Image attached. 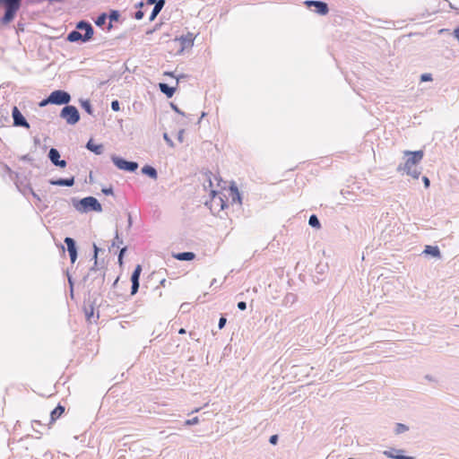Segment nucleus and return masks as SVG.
<instances>
[{"label": "nucleus", "mask_w": 459, "mask_h": 459, "mask_svg": "<svg viewBox=\"0 0 459 459\" xmlns=\"http://www.w3.org/2000/svg\"><path fill=\"white\" fill-rule=\"evenodd\" d=\"M106 272L105 268L96 267V263L89 269L87 274L82 278L84 282L85 291V301L94 303L95 300H99L105 290Z\"/></svg>", "instance_id": "nucleus-1"}, {"label": "nucleus", "mask_w": 459, "mask_h": 459, "mask_svg": "<svg viewBox=\"0 0 459 459\" xmlns=\"http://www.w3.org/2000/svg\"><path fill=\"white\" fill-rule=\"evenodd\" d=\"M94 28L87 20H80L75 23V29L71 30L65 38L70 43L83 44L93 39Z\"/></svg>", "instance_id": "nucleus-2"}, {"label": "nucleus", "mask_w": 459, "mask_h": 459, "mask_svg": "<svg viewBox=\"0 0 459 459\" xmlns=\"http://www.w3.org/2000/svg\"><path fill=\"white\" fill-rule=\"evenodd\" d=\"M72 204L81 213H87L90 212H102L101 204L94 196H86L81 199L75 197L72 198Z\"/></svg>", "instance_id": "nucleus-3"}, {"label": "nucleus", "mask_w": 459, "mask_h": 459, "mask_svg": "<svg viewBox=\"0 0 459 459\" xmlns=\"http://www.w3.org/2000/svg\"><path fill=\"white\" fill-rule=\"evenodd\" d=\"M403 155L407 157V159L403 163H400L396 168V171L398 173L417 168L424 157V152L422 150L404 151Z\"/></svg>", "instance_id": "nucleus-4"}, {"label": "nucleus", "mask_w": 459, "mask_h": 459, "mask_svg": "<svg viewBox=\"0 0 459 459\" xmlns=\"http://www.w3.org/2000/svg\"><path fill=\"white\" fill-rule=\"evenodd\" d=\"M0 6L4 7V13L0 18V22L3 25H7L13 22L21 8L22 0H0Z\"/></svg>", "instance_id": "nucleus-5"}, {"label": "nucleus", "mask_w": 459, "mask_h": 459, "mask_svg": "<svg viewBox=\"0 0 459 459\" xmlns=\"http://www.w3.org/2000/svg\"><path fill=\"white\" fill-rule=\"evenodd\" d=\"M59 117L65 120L66 124L70 126H74L81 118L78 108L75 106L69 104L61 109Z\"/></svg>", "instance_id": "nucleus-6"}, {"label": "nucleus", "mask_w": 459, "mask_h": 459, "mask_svg": "<svg viewBox=\"0 0 459 459\" xmlns=\"http://www.w3.org/2000/svg\"><path fill=\"white\" fill-rule=\"evenodd\" d=\"M113 164L120 170L134 173L135 172L138 168L139 164L136 161L134 160H127L125 158L112 154L110 157Z\"/></svg>", "instance_id": "nucleus-7"}, {"label": "nucleus", "mask_w": 459, "mask_h": 459, "mask_svg": "<svg viewBox=\"0 0 459 459\" xmlns=\"http://www.w3.org/2000/svg\"><path fill=\"white\" fill-rule=\"evenodd\" d=\"M52 105L66 106L70 103L72 97L71 94L65 90H55L49 94Z\"/></svg>", "instance_id": "nucleus-8"}, {"label": "nucleus", "mask_w": 459, "mask_h": 459, "mask_svg": "<svg viewBox=\"0 0 459 459\" xmlns=\"http://www.w3.org/2000/svg\"><path fill=\"white\" fill-rule=\"evenodd\" d=\"M12 117L13 126L23 127L26 129L30 128L29 122L16 106H13L12 108Z\"/></svg>", "instance_id": "nucleus-9"}, {"label": "nucleus", "mask_w": 459, "mask_h": 459, "mask_svg": "<svg viewBox=\"0 0 459 459\" xmlns=\"http://www.w3.org/2000/svg\"><path fill=\"white\" fill-rule=\"evenodd\" d=\"M48 158L51 163L57 168L65 169L67 166L66 160L61 159L60 152L56 148H50Z\"/></svg>", "instance_id": "nucleus-10"}, {"label": "nucleus", "mask_w": 459, "mask_h": 459, "mask_svg": "<svg viewBox=\"0 0 459 459\" xmlns=\"http://www.w3.org/2000/svg\"><path fill=\"white\" fill-rule=\"evenodd\" d=\"M329 270L327 263L319 262L315 268V273L312 274L313 281L317 284L324 281L325 274Z\"/></svg>", "instance_id": "nucleus-11"}, {"label": "nucleus", "mask_w": 459, "mask_h": 459, "mask_svg": "<svg viewBox=\"0 0 459 459\" xmlns=\"http://www.w3.org/2000/svg\"><path fill=\"white\" fill-rule=\"evenodd\" d=\"M178 41L180 48L178 53L181 54L185 49L191 48L194 46L195 36L192 32H187L186 35H181L179 38L175 39Z\"/></svg>", "instance_id": "nucleus-12"}, {"label": "nucleus", "mask_w": 459, "mask_h": 459, "mask_svg": "<svg viewBox=\"0 0 459 459\" xmlns=\"http://www.w3.org/2000/svg\"><path fill=\"white\" fill-rule=\"evenodd\" d=\"M385 456L390 459H415L414 456L404 455L405 450L396 447H390L382 452Z\"/></svg>", "instance_id": "nucleus-13"}, {"label": "nucleus", "mask_w": 459, "mask_h": 459, "mask_svg": "<svg viewBox=\"0 0 459 459\" xmlns=\"http://www.w3.org/2000/svg\"><path fill=\"white\" fill-rule=\"evenodd\" d=\"M64 242L66 245L71 264H74L78 257V247L76 241L71 237H65Z\"/></svg>", "instance_id": "nucleus-14"}, {"label": "nucleus", "mask_w": 459, "mask_h": 459, "mask_svg": "<svg viewBox=\"0 0 459 459\" xmlns=\"http://www.w3.org/2000/svg\"><path fill=\"white\" fill-rule=\"evenodd\" d=\"M212 201L213 204H217L221 206V210H224L228 207V198L225 195L216 191H211Z\"/></svg>", "instance_id": "nucleus-15"}, {"label": "nucleus", "mask_w": 459, "mask_h": 459, "mask_svg": "<svg viewBox=\"0 0 459 459\" xmlns=\"http://www.w3.org/2000/svg\"><path fill=\"white\" fill-rule=\"evenodd\" d=\"M74 177L72 176L70 178H51L48 180V183L52 186H68L71 187L74 185Z\"/></svg>", "instance_id": "nucleus-16"}, {"label": "nucleus", "mask_w": 459, "mask_h": 459, "mask_svg": "<svg viewBox=\"0 0 459 459\" xmlns=\"http://www.w3.org/2000/svg\"><path fill=\"white\" fill-rule=\"evenodd\" d=\"M98 301L99 300H95V302L92 303V302H86L84 300L83 311H84V314H85L86 320L88 322H91V318L94 317L95 307L100 306Z\"/></svg>", "instance_id": "nucleus-17"}, {"label": "nucleus", "mask_w": 459, "mask_h": 459, "mask_svg": "<svg viewBox=\"0 0 459 459\" xmlns=\"http://www.w3.org/2000/svg\"><path fill=\"white\" fill-rule=\"evenodd\" d=\"M108 13V19L109 20L106 30L107 31H110L113 29V22H119V19L121 17V13L118 10L110 9Z\"/></svg>", "instance_id": "nucleus-18"}, {"label": "nucleus", "mask_w": 459, "mask_h": 459, "mask_svg": "<svg viewBox=\"0 0 459 459\" xmlns=\"http://www.w3.org/2000/svg\"><path fill=\"white\" fill-rule=\"evenodd\" d=\"M422 254L426 256L440 259L442 257L440 249L437 246L426 245Z\"/></svg>", "instance_id": "nucleus-19"}, {"label": "nucleus", "mask_w": 459, "mask_h": 459, "mask_svg": "<svg viewBox=\"0 0 459 459\" xmlns=\"http://www.w3.org/2000/svg\"><path fill=\"white\" fill-rule=\"evenodd\" d=\"M85 148L93 152L94 154L96 155H100L103 153L104 152V146L102 143H95L93 139L91 138L87 143H86V145H85Z\"/></svg>", "instance_id": "nucleus-20"}, {"label": "nucleus", "mask_w": 459, "mask_h": 459, "mask_svg": "<svg viewBox=\"0 0 459 459\" xmlns=\"http://www.w3.org/2000/svg\"><path fill=\"white\" fill-rule=\"evenodd\" d=\"M314 12L322 16L326 15L329 13L328 4L324 1L316 0L314 4Z\"/></svg>", "instance_id": "nucleus-21"}, {"label": "nucleus", "mask_w": 459, "mask_h": 459, "mask_svg": "<svg viewBox=\"0 0 459 459\" xmlns=\"http://www.w3.org/2000/svg\"><path fill=\"white\" fill-rule=\"evenodd\" d=\"M158 87L160 92H162L168 99L172 98L177 91V87L170 86L166 82H160Z\"/></svg>", "instance_id": "nucleus-22"}, {"label": "nucleus", "mask_w": 459, "mask_h": 459, "mask_svg": "<svg viewBox=\"0 0 459 459\" xmlns=\"http://www.w3.org/2000/svg\"><path fill=\"white\" fill-rule=\"evenodd\" d=\"M65 407L61 403H58L55 409H53L50 412V420L49 424L56 421L65 412Z\"/></svg>", "instance_id": "nucleus-23"}, {"label": "nucleus", "mask_w": 459, "mask_h": 459, "mask_svg": "<svg viewBox=\"0 0 459 459\" xmlns=\"http://www.w3.org/2000/svg\"><path fill=\"white\" fill-rule=\"evenodd\" d=\"M141 172L143 175L152 178V179H154L156 180L158 178V171L157 169L152 166V165H149V164H146L144 165L142 169H141Z\"/></svg>", "instance_id": "nucleus-24"}, {"label": "nucleus", "mask_w": 459, "mask_h": 459, "mask_svg": "<svg viewBox=\"0 0 459 459\" xmlns=\"http://www.w3.org/2000/svg\"><path fill=\"white\" fill-rule=\"evenodd\" d=\"M230 195L233 203H242V195L235 183H232L230 186Z\"/></svg>", "instance_id": "nucleus-25"}, {"label": "nucleus", "mask_w": 459, "mask_h": 459, "mask_svg": "<svg viewBox=\"0 0 459 459\" xmlns=\"http://www.w3.org/2000/svg\"><path fill=\"white\" fill-rule=\"evenodd\" d=\"M196 255L191 251L178 252L173 255V257L178 261H192Z\"/></svg>", "instance_id": "nucleus-26"}, {"label": "nucleus", "mask_w": 459, "mask_h": 459, "mask_svg": "<svg viewBox=\"0 0 459 459\" xmlns=\"http://www.w3.org/2000/svg\"><path fill=\"white\" fill-rule=\"evenodd\" d=\"M165 4H166L165 0H159L158 3H156V4L154 5V7L150 14V17H149L150 22H152L156 19V17L159 15V13L163 9Z\"/></svg>", "instance_id": "nucleus-27"}, {"label": "nucleus", "mask_w": 459, "mask_h": 459, "mask_svg": "<svg viewBox=\"0 0 459 459\" xmlns=\"http://www.w3.org/2000/svg\"><path fill=\"white\" fill-rule=\"evenodd\" d=\"M81 108L89 115L94 117V108L90 100L80 99L79 100Z\"/></svg>", "instance_id": "nucleus-28"}, {"label": "nucleus", "mask_w": 459, "mask_h": 459, "mask_svg": "<svg viewBox=\"0 0 459 459\" xmlns=\"http://www.w3.org/2000/svg\"><path fill=\"white\" fill-rule=\"evenodd\" d=\"M108 13L103 12L100 13L96 19H94V23L96 26L104 29V26L107 24Z\"/></svg>", "instance_id": "nucleus-29"}, {"label": "nucleus", "mask_w": 459, "mask_h": 459, "mask_svg": "<svg viewBox=\"0 0 459 459\" xmlns=\"http://www.w3.org/2000/svg\"><path fill=\"white\" fill-rule=\"evenodd\" d=\"M15 186L23 195L29 194V187H31L30 183H26L20 180L15 182Z\"/></svg>", "instance_id": "nucleus-30"}, {"label": "nucleus", "mask_w": 459, "mask_h": 459, "mask_svg": "<svg viewBox=\"0 0 459 459\" xmlns=\"http://www.w3.org/2000/svg\"><path fill=\"white\" fill-rule=\"evenodd\" d=\"M308 225L313 229H316V230L321 229V222L316 214H311L309 216Z\"/></svg>", "instance_id": "nucleus-31"}, {"label": "nucleus", "mask_w": 459, "mask_h": 459, "mask_svg": "<svg viewBox=\"0 0 459 459\" xmlns=\"http://www.w3.org/2000/svg\"><path fill=\"white\" fill-rule=\"evenodd\" d=\"M65 273H66L67 281H68V285H69L70 297L72 299H74V281L68 271H66Z\"/></svg>", "instance_id": "nucleus-32"}, {"label": "nucleus", "mask_w": 459, "mask_h": 459, "mask_svg": "<svg viewBox=\"0 0 459 459\" xmlns=\"http://www.w3.org/2000/svg\"><path fill=\"white\" fill-rule=\"evenodd\" d=\"M141 273H142V265L141 264H137L132 274H131V278L130 280L131 281H140V275H141Z\"/></svg>", "instance_id": "nucleus-33"}, {"label": "nucleus", "mask_w": 459, "mask_h": 459, "mask_svg": "<svg viewBox=\"0 0 459 459\" xmlns=\"http://www.w3.org/2000/svg\"><path fill=\"white\" fill-rule=\"evenodd\" d=\"M93 256H92V259H94V263H96V267H99V262H98V255H99V253L101 252V253H104V249L99 247L95 243H93Z\"/></svg>", "instance_id": "nucleus-34"}, {"label": "nucleus", "mask_w": 459, "mask_h": 459, "mask_svg": "<svg viewBox=\"0 0 459 459\" xmlns=\"http://www.w3.org/2000/svg\"><path fill=\"white\" fill-rule=\"evenodd\" d=\"M409 430V427L403 423H396L394 427V433L400 435Z\"/></svg>", "instance_id": "nucleus-35"}, {"label": "nucleus", "mask_w": 459, "mask_h": 459, "mask_svg": "<svg viewBox=\"0 0 459 459\" xmlns=\"http://www.w3.org/2000/svg\"><path fill=\"white\" fill-rule=\"evenodd\" d=\"M120 244H123V239L120 238L118 230L117 229L116 232H115V238L111 243V247H109V250L115 247H118Z\"/></svg>", "instance_id": "nucleus-36"}, {"label": "nucleus", "mask_w": 459, "mask_h": 459, "mask_svg": "<svg viewBox=\"0 0 459 459\" xmlns=\"http://www.w3.org/2000/svg\"><path fill=\"white\" fill-rule=\"evenodd\" d=\"M406 175L411 176L414 179H418L421 174V170L418 168L411 169L405 171Z\"/></svg>", "instance_id": "nucleus-37"}, {"label": "nucleus", "mask_w": 459, "mask_h": 459, "mask_svg": "<svg viewBox=\"0 0 459 459\" xmlns=\"http://www.w3.org/2000/svg\"><path fill=\"white\" fill-rule=\"evenodd\" d=\"M297 301V296L293 293H288L284 298V303L287 304H293Z\"/></svg>", "instance_id": "nucleus-38"}, {"label": "nucleus", "mask_w": 459, "mask_h": 459, "mask_svg": "<svg viewBox=\"0 0 459 459\" xmlns=\"http://www.w3.org/2000/svg\"><path fill=\"white\" fill-rule=\"evenodd\" d=\"M131 282H132V285H131V295H135L138 292V290H139L140 281H131Z\"/></svg>", "instance_id": "nucleus-39"}, {"label": "nucleus", "mask_w": 459, "mask_h": 459, "mask_svg": "<svg viewBox=\"0 0 459 459\" xmlns=\"http://www.w3.org/2000/svg\"><path fill=\"white\" fill-rule=\"evenodd\" d=\"M127 251V247H124L122 248H120L119 252H118V263L119 264H123V259H124V256H125V254L126 253Z\"/></svg>", "instance_id": "nucleus-40"}, {"label": "nucleus", "mask_w": 459, "mask_h": 459, "mask_svg": "<svg viewBox=\"0 0 459 459\" xmlns=\"http://www.w3.org/2000/svg\"><path fill=\"white\" fill-rule=\"evenodd\" d=\"M50 104L52 105V102H51L50 97L48 95L39 102V107L44 108Z\"/></svg>", "instance_id": "nucleus-41"}, {"label": "nucleus", "mask_w": 459, "mask_h": 459, "mask_svg": "<svg viewBox=\"0 0 459 459\" xmlns=\"http://www.w3.org/2000/svg\"><path fill=\"white\" fill-rule=\"evenodd\" d=\"M110 108L113 111L117 112L120 110V102L117 100H114L110 103Z\"/></svg>", "instance_id": "nucleus-42"}, {"label": "nucleus", "mask_w": 459, "mask_h": 459, "mask_svg": "<svg viewBox=\"0 0 459 459\" xmlns=\"http://www.w3.org/2000/svg\"><path fill=\"white\" fill-rule=\"evenodd\" d=\"M199 418L198 417H194L192 419H189V420H186L185 421V425L186 426H192V425H195L197 423H199Z\"/></svg>", "instance_id": "nucleus-43"}, {"label": "nucleus", "mask_w": 459, "mask_h": 459, "mask_svg": "<svg viewBox=\"0 0 459 459\" xmlns=\"http://www.w3.org/2000/svg\"><path fill=\"white\" fill-rule=\"evenodd\" d=\"M163 139L169 147L173 148L175 146L174 142L169 136L168 133L163 134Z\"/></svg>", "instance_id": "nucleus-44"}, {"label": "nucleus", "mask_w": 459, "mask_h": 459, "mask_svg": "<svg viewBox=\"0 0 459 459\" xmlns=\"http://www.w3.org/2000/svg\"><path fill=\"white\" fill-rule=\"evenodd\" d=\"M170 108H172V110H174L176 113L181 115V116H186L185 112L182 111L178 107V105H176L175 103L173 102H170Z\"/></svg>", "instance_id": "nucleus-45"}, {"label": "nucleus", "mask_w": 459, "mask_h": 459, "mask_svg": "<svg viewBox=\"0 0 459 459\" xmlns=\"http://www.w3.org/2000/svg\"><path fill=\"white\" fill-rule=\"evenodd\" d=\"M101 192L105 195H114V190H113V187L112 186H108V187H103L101 189Z\"/></svg>", "instance_id": "nucleus-46"}, {"label": "nucleus", "mask_w": 459, "mask_h": 459, "mask_svg": "<svg viewBox=\"0 0 459 459\" xmlns=\"http://www.w3.org/2000/svg\"><path fill=\"white\" fill-rule=\"evenodd\" d=\"M420 81L421 82H430L432 81V74H422L420 75Z\"/></svg>", "instance_id": "nucleus-47"}, {"label": "nucleus", "mask_w": 459, "mask_h": 459, "mask_svg": "<svg viewBox=\"0 0 459 459\" xmlns=\"http://www.w3.org/2000/svg\"><path fill=\"white\" fill-rule=\"evenodd\" d=\"M227 322V318L224 316H221L219 319L218 327L219 329L224 328Z\"/></svg>", "instance_id": "nucleus-48"}, {"label": "nucleus", "mask_w": 459, "mask_h": 459, "mask_svg": "<svg viewBox=\"0 0 459 459\" xmlns=\"http://www.w3.org/2000/svg\"><path fill=\"white\" fill-rule=\"evenodd\" d=\"M144 16V12L142 11V10H137L134 13V18L136 19V20H142Z\"/></svg>", "instance_id": "nucleus-49"}, {"label": "nucleus", "mask_w": 459, "mask_h": 459, "mask_svg": "<svg viewBox=\"0 0 459 459\" xmlns=\"http://www.w3.org/2000/svg\"><path fill=\"white\" fill-rule=\"evenodd\" d=\"M29 194H30L37 202H41L39 195L33 190L32 187H29Z\"/></svg>", "instance_id": "nucleus-50"}, {"label": "nucleus", "mask_w": 459, "mask_h": 459, "mask_svg": "<svg viewBox=\"0 0 459 459\" xmlns=\"http://www.w3.org/2000/svg\"><path fill=\"white\" fill-rule=\"evenodd\" d=\"M278 440H279V437L278 435H272L270 437H269V442L270 444L272 445H276L278 443Z\"/></svg>", "instance_id": "nucleus-51"}, {"label": "nucleus", "mask_w": 459, "mask_h": 459, "mask_svg": "<svg viewBox=\"0 0 459 459\" xmlns=\"http://www.w3.org/2000/svg\"><path fill=\"white\" fill-rule=\"evenodd\" d=\"M237 307L239 310L244 311L247 309V303L245 301H238Z\"/></svg>", "instance_id": "nucleus-52"}, {"label": "nucleus", "mask_w": 459, "mask_h": 459, "mask_svg": "<svg viewBox=\"0 0 459 459\" xmlns=\"http://www.w3.org/2000/svg\"><path fill=\"white\" fill-rule=\"evenodd\" d=\"M316 0H306L304 2V4L308 8V9H311L312 7H314V4L316 3Z\"/></svg>", "instance_id": "nucleus-53"}, {"label": "nucleus", "mask_w": 459, "mask_h": 459, "mask_svg": "<svg viewBox=\"0 0 459 459\" xmlns=\"http://www.w3.org/2000/svg\"><path fill=\"white\" fill-rule=\"evenodd\" d=\"M422 182H423V184H424L425 188H429V186H430V180H429V178L428 177L423 176V177H422Z\"/></svg>", "instance_id": "nucleus-54"}, {"label": "nucleus", "mask_w": 459, "mask_h": 459, "mask_svg": "<svg viewBox=\"0 0 459 459\" xmlns=\"http://www.w3.org/2000/svg\"><path fill=\"white\" fill-rule=\"evenodd\" d=\"M133 225V219L130 212H127V230H130Z\"/></svg>", "instance_id": "nucleus-55"}, {"label": "nucleus", "mask_w": 459, "mask_h": 459, "mask_svg": "<svg viewBox=\"0 0 459 459\" xmlns=\"http://www.w3.org/2000/svg\"><path fill=\"white\" fill-rule=\"evenodd\" d=\"M184 133H185V130L184 129H181L178 131V140L180 142V143H183V139H184Z\"/></svg>", "instance_id": "nucleus-56"}, {"label": "nucleus", "mask_w": 459, "mask_h": 459, "mask_svg": "<svg viewBox=\"0 0 459 459\" xmlns=\"http://www.w3.org/2000/svg\"><path fill=\"white\" fill-rule=\"evenodd\" d=\"M21 160H23V161H32V158L30 157V154H25V155H22L21 158H20Z\"/></svg>", "instance_id": "nucleus-57"}, {"label": "nucleus", "mask_w": 459, "mask_h": 459, "mask_svg": "<svg viewBox=\"0 0 459 459\" xmlns=\"http://www.w3.org/2000/svg\"><path fill=\"white\" fill-rule=\"evenodd\" d=\"M188 75L187 74H178L176 76V79H177V85L178 84V82L181 80V79H186L187 78Z\"/></svg>", "instance_id": "nucleus-58"}, {"label": "nucleus", "mask_w": 459, "mask_h": 459, "mask_svg": "<svg viewBox=\"0 0 459 459\" xmlns=\"http://www.w3.org/2000/svg\"><path fill=\"white\" fill-rule=\"evenodd\" d=\"M453 36L459 41V27H456L453 31Z\"/></svg>", "instance_id": "nucleus-59"}, {"label": "nucleus", "mask_w": 459, "mask_h": 459, "mask_svg": "<svg viewBox=\"0 0 459 459\" xmlns=\"http://www.w3.org/2000/svg\"><path fill=\"white\" fill-rule=\"evenodd\" d=\"M164 75L166 76H169V77H172V78H176V74L175 72H171V71H167L164 73Z\"/></svg>", "instance_id": "nucleus-60"}, {"label": "nucleus", "mask_w": 459, "mask_h": 459, "mask_svg": "<svg viewBox=\"0 0 459 459\" xmlns=\"http://www.w3.org/2000/svg\"><path fill=\"white\" fill-rule=\"evenodd\" d=\"M159 0H145V4H148V5H155L156 3H158Z\"/></svg>", "instance_id": "nucleus-61"}, {"label": "nucleus", "mask_w": 459, "mask_h": 459, "mask_svg": "<svg viewBox=\"0 0 459 459\" xmlns=\"http://www.w3.org/2000/svg\"><path fill=\"white\" fill-rule=\"evenodd\" d=\"M41 1L42 2H48V4H53V3H62L65 0H41Z\"/></svg>", "instance_id": "nucleus-62"}, {"label": "nucleus", "mask_w": 459, "mask_h": 459, "mask_svg": "<svg viewBox=\"0 0 459 459\" xmlns=\"http://www.w3.org/2000/svg\"><path fill=\"white\" fill-rule=\"evenodd\" d=\"M143 4H144V3L143 1H141L135 4V7L138 8L139 10H141L143 8Z\"/></svg>", "instance_id": "nucleus-63"}, {"label": "nucleus", "mask_w": 459, "mask_h": 459, "mask_svg": "<svg viewBox=\"0 0 459 459\" xmlns=\"http://www.w3.org/2000/svg\"><path fill=\"white\" fill-rule=\"evenodd\" d=\"M31 423H32V428H34V425H35V424H36V425H39V426L41 425L40 420H32V422H31Z\"/></svg>", "instance_id": "nucleus-64"}]
</instances>
